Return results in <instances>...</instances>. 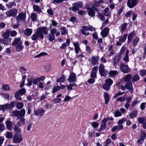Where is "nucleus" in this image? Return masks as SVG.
<instances>
[{"instance_id":"nucleus-1","label":"nucleus","mask_w":146,"mask_h":146,"mask_svg":"<svg viewBox=\"0 0 146 146\" xmlns=\"http://www.w3.org/2000/svg\"><path fill=\"white\" fill-rule=\"evenodd\" d=\"M48 31L46 27H38L36 30V32L32 35L31 39L35 41H37L39 38L43 40L44 38V35H47Z\"/></svg>"},{"instance_id":"nucleus-2","label":"nucleus","mask_w":146,"mask_h":146,"mask_svg":"<svg viewBox=\"0 0 146 146\" xmlns=\"http://www.w3.org/2000/svg\"><path fill=\"white\" fill-rule=\"evenodd\" d=\"M81 33L86 35H88L90 33L89 32L86 33L85 31H95V28H93L92 26L89 25L87 26H83L82 27V29H80Z\"/></svg>"},{"instance_id":"nucleus-3","label":"nucleus","mask_w":146,"mask_h":146,"mask_svg":"<svg viewBox=\"0 0 146 146\" xmlns=\"http://www.w3.org/2000/svg\"><path fill=\"white\" fill-rule=\"evenodd\" d=\"M11 116L17 117H19L20 116H24L25 113V111L24 109H23L20 111L15 110L12 112Z\"/></svg>"},{"instance_id":"nucleus-4","label":"nucleus","mask_w":146,"mask_h":146,"mask_svg":"<svg viewBox=\"0 0 146 146\" xmlns=\"http://www.w3.org/2000/svg\"><path fill=\"white\" fill-rule=\"evenodd\" d=\"M83 2L82 1H79L74 3L71 8V10L74 12L78 11L79 8H81L83 6Z\"/></svg>"},{"instance_id":"nucleus-5","label":"nucleus","mask_w":146,"mask_h":146,"mask_svg":"<svg viewBox=\"0 0 146 146\" xmlns=\"http://www.w3.org/2000/svg\"><path fill=\"white\" fill-rule=\"evenodd\" d=\"M16 104L15 101H12L10 104H6L4 105H0V110H5L6 109H12L14 106Z\"/></svg>"},{"instance_id":"nucleus-6","label":"nucleus","mask_w":146,"mask_h":146,"mask_svg":"<svg viewBox=\"0 0 146 146\" xmlns=\"http://www.w3.org/2000/svg\"><path fill=\"white\" fill-rule=\"evenodd\" d=\"M26 13L24 11H22L19 13L17 16H16V21L17 23L24 21L26 18Z\"/></svg>"},{"instance_id":"nucleus-7","label":"nucleus","mask_w":146,"mask_h":146,"mask_svg":"<svg viewBox=\"0 0 146 146\" xmlns=\"http://www.w3.org/2000/svg\"><path fill=\"white\" fill-rule=\"evenodd\" d=\"M18 10L15 8H12L7 10L6 12L7 15L9 17H16L17 16Z\"/></svg>"},{"instance_id":"nucleus-8","label":"nucleus","mask_w":146,"mask_h":146,"mask_svg":"<svg viewBox=\"0 0 146 146\" xmlns=\"http://www.w3.org/2000/svg\"><path fill=\"white\" fill-rule=\"evenodd\" d=\"M119 68L121 71L123 73H127L129 72L131 69L127 65L122 63L119 66Z\"/></svg>"},{"instance_id":"nucleus-9","label":"nucleus","mask_w":146,"mask_h":146,"mask_svg":"<svg viewBox=\"0 0 146 146\" xmlns=\"http://www.w3.org/2000/svg\"><path fill=\"white\" fill-rule=\"evenodd\" d=\"M139 2V0H128L127 5L130 8H132L135 6Z\"/></svg>"},{"instance_id":"nucleus-10","label":"nucleus","mask_w":146,"mask_h":146,"mask_svg":"<svg viewBox=\"0 0 146 146\" xmlns=\"http://www.w3.org/2000/svg\"><path fill=\"white\" fill-rule=\"evenodd\" d=\"M22 140L23 138L21 134H16L14 135L13 141L14 143H20Z\"/></svg>"},{"instance_id":"nucleus-11","label":"nucleus","mask_w":146,"mask_h":146,"mask_svg":"<svg viewBox=\"0 0 146 146\" xmlns=\"http://www.w3.org/2000/svg\"><path fill=\"white\" fill-rule=\"evenodd\" d=\"M67 80L70 83L76 82V76L74 72L71 73Z\"/></svg>"},{"instance_id":"nucleus-12","label":"nucleus","mask_w":146,"mask_h":146,"mask_svg":"<svg viewBox=\"0 0 146 146\" xmlns=\"http://www.w3.org/2000/svg\"><path fill=\"white\" fill-rule=\"evenodd\" d=\"M57 31L55 28L51 30L50 34H49V40L50 41L52 42L55 39L54 34Z\"/></svg>"},{"instance_id":"nucleus-13","label":"nucleus","mask_w":146,"mask_h":146,"mask_svg":"<svg viewBox=\"0 0 146 146\" xmlns=\"http://www.w3.org/2000/svg\"><path fill=\"white\" fill-rule=\"evenodd\" d=\"M99 58L100 57L98 56H93L90 59V61L92 65L94 66L98 64V61Z\"/></svg>"},{"instance_id":"nucleus-14","label":"nucleus","mask_w":146,"mask_h":146,"mask_svg":"<svg viewBox=\"0 0 146 146\" xmlns=\"http://www.w3.org/2000/svg\"><path fill=\"white\" fill-rule=\"evenodd\" d=\"M86 8L87 10H88V13L89 15L92 17L95 16V12L93 7H86Z\"/></svg>"},{"instance_id":"nucleus-15","label":"nucleus","mask_w":146,"mask_h":146,"mask_svg":"<svg viewBox=\"0 0 146 146\" xmlns=\"http://www.w3.org/2000/svg\"><path fill=\"white\" fill-rule=\"evenodd\" d=\"M99 72L100 75L105 76L106 75V73L105 71L104 66L103 64H101L99 67Z\"/></svg>"},{"instance_id":"nucleus-16","label":"nucleus","mask_w":146,"mask_h":146,"mask_svg":"<svg viewBox=\"0 0 146 146\" xmlns=\"http://www.w3.org/2000/svg\"><path fill=\"white\" fill-rule=\"evenodd\" d=\"M45 112V110L43 109H37L34 110V114L36 115H40L42 116Z\"/></svg>"},{"instance_id":"nucleus-17","label":"nucleus","mask_w":146,"mask_h":146,"mask_svg":"<svg viewBox=\"0 0 146 146\" xmlns=\"http://www.w3.org/2000/svg\"><path fill=\"white\" fill-rule=\"evenodd\" d=\"M126 89L129 91V92L132 93L133 91V85L132 82H127L125 84Z\"/></svg>"},{"instance_id":"nucleus-18","label":"nucleus","mask_w":146,"mask_h":146,"mask_svg":"<svg viewBox=\"0 0 146 146\" xmlns=\"http://www.w3.org/2000/svg\"><path fill=\"white\" fill-rule=\"evenodd\" d=\"M109 29L108 27H105L101 32V35L103 38L107 37L109 33Z\"/></svg>"},{"instance_id":"nucleus-19","label":"nucleus","mask_w":146,"mask_h":146,"mask_svg":"<svg viewBox=\"0 0 146 146\" xmlns=\"http://www.w3.org/2000/svg\"><path fill=\"white\" fill-rule=\"evenodd\" d=\"M136 33L135 31H133L128 35L127 41L128 44L130 43L131 42L133 37L135 35Z\"/></svg>"},{"instance_id":"nucleus-20","label":"nucleus","mask_w":146,"mask_h":146,"mask_svg":"<svg viewBox=\"0 0 146 146\" xmlns=\"http://www.w3.org/2000/svg\"><path fill=\"white\" fill-rule=\"evenodd\" d=\"M121 56L119 54H118L115 56L113 59L114 65L118 63L121 59Z\"/></svg>"},{"instance_id":"nucleus-21","label":"nucleus","mask_w":146,"mask_h":146,"mask_svg":"<svg viewBox=\"0 0 146 146\" xmlns=\"http://www.w3.org/2000/svg\"><path fill=\"white\" fill-rule=\"evenodd\" d=\"M22 43V42L21 40V38L17 37L15 38L14 41L12 42L11 44L13 46H15Z\"/></svg>"},{"instance_id":"nucleus-22","label":"nucleus","mask_w":146,"mask_h":146,"mask_svg":"<svg viewBox=\"0 0 146 146\" xmlns=\"http://www.w3.org/2000/svg\"><path fill=\"white\" fill-rule=\"evenodd\" d=\"M5 124L7 129L9 130H11L13 127V123L10 120H7L5 122Z\"/></svg>"},{"instance_id":"nucleus-23","label":"nucleus","mask_w":146,"mask_h":146,"mask_svg":"<svg viewBox=\"0 0 146 146\" xmlns=\"http://www.w3.org/2000/svg\"><path fill=\"white\" fill-rule=\"evenodd\" d=\"M10 30L8 29L6 30L2 35V36L5 39H8L10 36Z\"/></svg>"},{"instance_id":"nucleus-24","label":"nucleus","mask_w":146,"mask_h":146,"mask_svg":"<svg viewBox=\"0 0 146 146\" xmlns=\"http://www.w3.org/2000/svg\"><path fill=\"white\" fill-rule=\"evenodd\" d=\"M129 50L127 49L126 51L125 56L123 59V61L125 62V64H127V63L129 62V58L128 56Z\"/></svg>"},{"instance_id":"nucleus-25","label":"nucleus","mask_w":146,"mask_h":146,"mask_svg":"<svg viewBox=\"0 0 146 146\" xmlns=\"http://www.w3.org/2000/svg\"><path fill=\"white\" fill-rule=\"evenodd\" d=\"M33 8L34 11L37 12L38 13H40L42 12L41 9L37 5L33 4Z\"/></svg>"},{"instance_id":"nucleus-26","label":"nucleus","mask_w":146,"mask_h":146,"mask_svg":"<svg viewBox=\"0 0 146 146\" xmlns=\"http://www.w3.org/2000/svg\"><path fill=\"white\" fill-rule=\"evenodd\" d=\"M104 96L105 99V104H107L108 103L110 99L108 93L107 92H105Z\"/></svg>"},{"instance_id":"nucleus-27","label":"nucleus","mask_w":146,"mask_h":146,"mask_svg":"<svg viewBox=\"0 0 146 146\" xmlns=\"http://www.w3.org/2000/svg\"><path fill=\"white\" fill-rule=\"evenodd\" d=\"M33 32L31 29L28 28L25 29L24 31V34L27 36L31 35Z\"/></svg>"},{"instance_id":"nucleus-28","label":"nucleus","mask_w":146,"mask_h":146,"mask_svg":"<svg viewBox=\"0 0 146 146\" xmlns=\"http://www.w3.org/2000/svg\"><path fill=\"white\" fill-rule=\"evenodd\" d=\"M73 45L74 47V50L76 54H78L79 51L80 50V48L79 46L78 43V42H74Z\"/></svg>"},{"instance_id":"nucleus-29","label":"nucleus","mask_w":146,"mask_h":146,"mask_svg":"<svg viewBox=\"0 0 146 146\" xmlns=\"http://www.w3.org/2000/svg\"><path fill=\"white\" fill-rule=\"evenodd\" d=\"M138 111L136 110H135L132 111L129 114L130 117L131 119H133V118L136 117Z\"/></svg>"},{"instance_id":"nucleus-30","label":"nucleus","mask_w":146,"mask_h":146,"mask_svg":"<svg viewBox=\"0 0 146 146\" xmlns=\"http://www.w3.org/2000/svg\"><path fill=\"white\" fill-rule=\"evenodd\" d=\"M60 29L62 35H64L68 34V30L67 29H66L65 27H61Z\"/></svg>"},{"instance_id":"nucleus-31","label":"nucleus","mask_w":146,"mask_h":146,"mask_svg":"<svg viewBox=\"0 0 146 146\" xmlns=\"http://www.w3.org/2000/svg\"><path fill=\"white\" fill-rule=\"evenodd\" d=\"M139 79L140 77L139 75L137 74H135L132 78V81L133 83H134L135 82L139 81Z\"/></svg>"},{"instance_id":"nucleus-32","label":"nucleus","mask_w":146,"mask_h":146,"mask_svg":"<svg viewBox=\"0 0 146 146\" xmlns=\"http://www.w3.org/2000/svg\"><path fill=\"white\" fill-rule=\"evenodd\" d=\"M106 122L104 121V119H103L101 124L100 127L98 130V131H102L106 128Z\"/></svg>"},{"instance_id":"nucleus-33","label":"nucleus","mask_w":146,"mask_h":146,"mask_svg":"<svg viewBox=\"0 0 146 146\" xmlns=\"http://www.w3.org/2000/svg\"><path fill=\"white\" fill-rule=\"evenodd\" d=\"M109 9L108 8H106L104 10V12L103 14L105 16L107 17H110L111 15V13L110 12H109L107 13L108 12Z\"/></svg>"},{"instance_id":"nucleus-34","label":"nucleus","mask_w":146,"mask_h":146,"mask_svg":"<svg viewBox=\"0 0 146 146\" xmlns=\"http://www.w3.org/2000/svg\"><path fill=\"white\" fill-rule=\"evenodd\" d=\"M131 79V74H127L123 78L124 81L127 82H131L130 81Z\"/></svg>"},{"instance_id":"nucleus-35","label":"nucleus","mask_w":146,"mask_h":146,"mask_svg":"<svg viewBox=\"0 0 146 146\" xmlns=\"http://www.w3.org/2000/svg\"><path fill=\"white\" fill-rule=\"evenodd\" d=\"M15 46L16 50L17 52L21 51L23 48V46L22 45V43L18 44Z\"/></svg>"},{"instance_id":"nucleus-36","label":"nucleus","mask_w":146,"mask_h":146,"mask_svg":"<svg viewBox=\"0 0 146 146\" xmlns=\"http://www.w3.org/2000/svg\"><path fill=\"white\" fill-rule=\"evenodd\" d=\"M139 41V39L138 36H136L135 38L132 41L133 45V46H135Z\"/></svg>"},{"instance_id":"nucleus-37","label":"nucleus","mask_w":146,"mask_h":146,"mask_svg":"<svg viewBox=\"0 0 146 146\" xmlns=\"http://www.w3.org/2000/svg\"><path fill=\"white\" fill-rule=\"evenodd\" d=\"M127 24L126 23H125L123 24L120 27L119 29L120 30V31L122 32L125 31L126 29L127 26Z\"/></svg>"},{"instance_id":"nucleus-38","label":"nucleus","mask_w":146,"mask_h":146,"mask_svg":"<svg viewBox=\"0 0 146 146\" xmlns=\"http://www.w3.org/2000/svg\"><path fill=\"white\" fill-rule=\"evenodd\" d=\"M23 103L21 102H17L16 104V108L18 110L21 109L23 108Z\"/></svg>"},{"instance_id":"nucleus-39","label":"nucleus","mask_w":146,"mask_h":146,"mask_svg":"<svg viewBox=\"0 0 146 146\" xmlns=\"http://www.w3.org/2000/svg\"><path fill=\"white\" fill-rule=\"evenodd\" d=\"M137 121L139 123L143 124L146 121V119L144 117H140L138 118Z\"/></svg>"},{"instance_id":"nucleus-40","label":"nucleus","mask_w":146,"mask_h":146,"mask_svg":"<svg viewBox=\"0 0 146 146\" xmlns=\"http://www.w3.org/2000/svg\"><path fill=\"white\" fill-rule=\"evenodd\" d=\"M127 34H125L121 36L119 39V41L122 42H124L126 40L127 36Z\"/></svg>"},{"instance_id":"nucleus-41","label":"nucleus","mask_w":146,"mask_h":146,"mask_svg":"<svg viewBox=\"0 0 146 146\" xmlns=\"http://www.w3.org/2000/svg\"><path fill=\"white\" fill-rule=\"evenodd\" d=\"M118 74V72L117 70H110L109 72V75L112 77H115Z\"/></svg>"},{"instance_id":"nucleus-42","label":"nucleus","mask_w":146,"mask_h":146,"mask_svg":"<svg viewBox=\"0 0 146 146\" xmlns=\"http://www.w3.org/2000/svg\"><path fill=\"white\" fill-rule=\"evenodd\" d=\"M108 50L110 52V53L108 55V56H110L113 54L114 50L113 48V46L112 45L110 46L108 48Z\"/></svg>"},{"instance_id":"nucleus-43","label":"nucleus","mask_w":146,"mask_h":146,"mask_svg":"<svg viewBox=\"0 0 146 146\" xmlns=\"http://www.w3.org/2000/svg\"><path fill=\"white\" fill-rule=\"evenodd\" d=\"M34 77H31L30 79H27L28 83L27 86H30L32 85V83H33Z\"/></svg>"},{"instance_id":"nucleus-44","label":"nucleus","mask_w":146,"mask_h":146,"mask_svg":"<svg viewBox=\"0 0 146 146\" xmlns=\"http://www.w3.org/2000/svg\"><path fill=\"white\" fill-rule=\"evenodd\" d=\"M16 92H18V94L20 95H22L24 94L26 92V90L24 88H22L17 91Z\"/></svg>"},{"instance_id":"nucleus-45","label":"nucleus","mask_w":146,"mask_h":146,"mask_svg":"<svg viewBox=\"0 0 146 146\" xmlns=\"http://www.w3.org/2000/svg\"><path fill=\"white\" fill-rule=\"evenodd\" d=\"M31 17L32 20L33 21H36L37 20V16L35 13H33L31 14Z\"/></svg>"},{"instance_id":"nucleus-46","label":"nucleus","mask_w":146,"mask_h":146,"mask_svg":"<svg viewBox=\"0 0 146 146\" xmlns=\"http://www.w3.org/2000/svg\"><path fill=\"white\" fill-rule=\"evenodd\" d=\"M105 82L107 84L109 85L110 86L112 85L113 83V80L110 78L107 79L105 80Z\"/></svg>"},{"instance_id":"nucleus-47","label":"nucleus","mask_w":146,"mask_h":146,"mask_svg":"<svg viewBox=\"0 0 146 146\" xmlns=\"http://www.w3.org/2000/svg\"><path fill=\"white\" fill-rule=\"evenodd\" d=\"M13 128L15 132L18 133H20L21 132V129L18 127L16 125H15L14 126Z\"/></svg>"},{"instance_id":"nucleus-48","label":"nucleus","mask_w":146,"mask_h":146,"mask_svg":"<svg viewBox=\"0 0 146 146\" xmlns=\"http://www.w3.org/2000/svg\"><path fill=\"white\" fill-rule=\"evenodd\" d=\"M2 89L3 90L5 91L9 90L10 88L8 85L4 84L2 86Z\"/></svg>"},{"instance_id":"nucleus-49","label":"nucleus","mask_w":146,"mask_h":146,"mask_svg":"<svg viewBox=\"0 0 146 146\" xmlns=\"http://www.w3.org/2000/svg\"><path fill=\"white\" fill-rule=\"evenodd\" d=\"M70 21L73 23H77V19L75 17L73 16L70 18Z\"/></svg>"},{"instance_id":"nucleus-50","label":"nucleus","mask_w":146,"mask_h":146,"mask_svg":"<svg viewBox=\"0 0 146 146\" xmlns=\"http://www.w3.org/2000/svg\"><path fill=\"white\" fill-rule=\"evenodd\" d=\"M102 87L105 90L108 91L110 88V86L105 83L102 85Z\"/></svg>"},{"instance_id":"nucleus-51","label":"nucleus","mask_w":146,"mask_h":146,"mask_svg":"<svg viewBox=\"0 0 146 146\" xmlns=\"http://www.w3.org/2000/svg\"><path fill=\"white\" fill-rule=\"evenodd\" d=\"M146 137V134L145 132L142 131L141 133L140 138L142 140H144Z\"/></svg>"},{"instance_id":"nucleus-52","label":"nucleus","mask_w":146,"mask_h":146,"mask_svg":"<svg viewBox=\"0 0 146 146\" xmlns=\"http://www.w3.org/2000/svg\"><path fill=\"white\" fill-rule=\"evenodd\" d=\"M139 74L142 76H143L146 75V70H141L139 72Z\"/></svg>"},{"instance_id":"nucleus-53","label":"nucleus","mask_w":146,"mask_h":146,"mask_svg":"<svg viewBox=\"0 0 146 146\" xmlns=\"http://www.w3.org/2000/svg\"><path fill=\"white\" fill-rule=\"evenodd\" d=\"M114 115L115 117H118L121 116L122 113L119 111V110H117L115 111Z\"/></svg>"},{"instance_id":"nucleus-54","label":"nucleus","mask_w":146,"mask_h":146,"mask_svg":"<svg viewBox=\"0 0 146 146\" xmlns=\"http://www.w3.org/2000/svg\"><path fill=\"white\" fill-rule=\"evenodd\" d=\"M17 34V32L14 30H13L11 31H10V34L11 36L12 37H15L16 36Z\"/></svg>"},{"instance_id":"nucleus-55","label":"nucleus","mask_w":146,"mask_h":146,"mask_svg":"<svg viewBox=\"0 0 146 146\" xmlns=\"http://www.w3.org/2000/svg\"><path fill=\"white\" fill-rule=\"evenodd\" d=\"M60 90V88L59 86H55L54 88L52 91V92L53 93H54L57 92L58 90Z\"/></svg>"},{"instance_id":"nucleus-56","label":"nucleus","mask_w":146,"mask_h":146,"mask_svg":"<svg viewBox=\"0 0 146 146\" xmlns=\"http://www.w3.org/2000/svg\"><path fill=\"white\" fill-rule=\"evenodd\" d=\"M13 137V134L10 132H7L6 133V137L8 138H12Z\"/></svg>"},{"instance_id":"nucleus-57","label":"nucleus","mask_w":146,"mask_h":146,"mask_svg":"<svg viewBox=\"0 0 146 146\" xmlns=\"http://www.w3.org/2000/svg\"><path fill=\"white\" fill-rule=\"evenodd\" d=\"M126 49V47L125 46H123L120 51L119 53L118 54H119L121 56V55L123 54Z\"/></svg>"},{"instance_id":"nucleus-58","label":"nucleus","mask_w":146,"mask_h":146,"mask_svg":"<svg viewBox=\"0 0 146 146\" xmlns=\"http://www.w3.org/2000/svg\"><path fill=\"white\" fill-rule=\"evenodd\" d=\"M104 15L103 14L101 13H99L98 16L100 17V19L102 21H104L105 19Z\"/></svg>"},{"instance_id":"nucleus-59","label":"nucleus","mask_w":146,"mask_h":146,"mask_svg":"<svg viewBox=\"0 0 146 146\" xmlns=\"http://www.w3.org/2000/svg\"><path fill=\"white\" fill-rule=\"evenodd\" d=\"M20 95L19 94H18V92H16L15 94V97L17 100H18L19 101L22 100V99L21 98Z\"/></svg>"},{"instance_id":"nucleus-60","label":"nucleus","mask_w":146,"mask_h":146,"mask_svg":"<svg viewBox=\"0 0 146 146\" xmlns=\"http://www.w3.org/2000/svg\"><path fill=\"white\" fill-rule=\"evenodd\" d=\"M65 78L64 75H62L60 78H59L58 79V80L57 81V82H63L64 81L65 79Z\"/></svg>"},{"instance_id":"nucleus-61","label":"nucleus","mask_w":146,"mask_h":146,"mask_svg":"<svg viewBox=\"0 0 146 146\" xmlns=\"http://www.w3.org/2000/svg\"><path fill=\"white\" fill-rule=\"evenodd\" d=\"M33 84L36 85L40 81V79L39 78H37L35 79L34 78Z\"/></svg>"},{"instance_id":"nucleus-62","label":"nucleus","mask_w":146,"mask_h":146,"mask_svg":"<svg viewBox=\"0 0 146 146\" xmlns=\"http://www.w3.org/2000/svg\"><path fill=\"white\" fill-rule=\"evenodd\" d=\"M90 76L92 78H96V72L91 71Z\"/></svg>"},{"instance_id":"nucleus-63","label":"nucleus","mask_w":146,"mask_h":146,"mask_svg":"<svg viewBox=\"0 0 146 146\" xmlns=\"http://www.w3.org/2000/svg\"><path fill=\"white\" fill-rule=\"evenodd\" d=\"M95 78H90L88 80V82L89 84H92L95 82Z\"/></svg>"},{"instance_id":"nucleus-64","label":"nucleus","mask_w":146,"mask_h":146,"mask_svg":"<svg viewBox=\"0 0 146 146\" xmlns=\"http://www.w3.org/2000/svg\"><path fill=\"white\" fill-rule=\"evenodd\" d=\"M126 120L125 118H123L119 120L118 121V123L119 124H121L123 123Z\"/></svg>"}]
</instances>
